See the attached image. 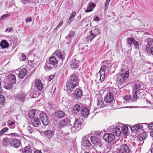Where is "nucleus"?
Masks as SVG:
<instances>
[{"mask_svg":"<svg viewBox=\"0 0 153 153\" xmlns=\"http://www.w3.org/2000/svg\"><path fill=\"white\" fill-rule=\"evenodd\" d=\"M109 130L111 133L105 134L103 137L104 139L108 143L112 142L115 139V135L119 136L121 134L120 128L117 126L115 127H110Z\"/></svg>","mask_w":153,"mask_h":153,"instance_id":"nucleus-1","label":"nucleus"},{"mask_svg":"<svg viewBox=\"0 0 153 153\" xmlns=\"http://www.w3.org/2000/svg\"><path fill=\"white\" fill-rule=\"evenodd\" d=\"M64 59V57L61 52L56 51L49 58L48 61L50 64L55 65L58 63L59 61L61 60L62 62Z\"/></svg>","mask_w":153,"mask_h":153,"instance_id":"nucleus-2","label":"nucleus"},{"mask_svg":"<svg viewBox=\"0 0 153 153\" xmlns=\"http://www.w3.org/2000/svg\"><path fill=\"white\" fill-rule=\"evenodd\" d=\"M129 72L126 71H123V69L121 70L120 73L119 74L117 79V81L119 84L121 85L123 83L125 82L129 77Z\"/></svg>","mask_w":153,"mask_h":153,"instance_id":"nucleus-3","label":"nucleus"},{"mask_svg":"<svg viewBox=\"0 0 153 153\" xmlns=\"http://www.w3.org/2000/svg\"><path fill=\"white\" fill-rule=\"evenodd\" d=\"M81 119L79 118L75 120L73 126L71 128V131L73 132H75L82 128V123L81 122Z\"/></svg>","mask_w":153,"mask_h":153,"instance_id":"nucleus-4","label":"nucleus"},{"mask_svg":"<svg viewBox=\"0 0 153 153\" xmlns=\"http://www.w3.org/2000/svg\"><path fill=\"white\" fill-rule=\"evenodd\" d=\"M111 65L107 61H104L102 62V66L99 72L100 74H105V72L106 70H108L110 69Z\"/></svg>","mask_w":153,"mask_h":153,"instance_id":"nucleus-5","label":"nucleus"},{"mask_svg":"<svg viewBox=\"0 0 153 153\" xmlns=\"http://www.w3.org/2000/svg\"><path fill=\"white\" fill-rule=\"evenodd\" d=\"M147 39V44L146 46V50L148 53L153 55V40L151 38Z\"/></svg>","mask_w":153,"mask_h":153,"instance_id":"nucleus-6","label":"nucleus"},{"mask_svg":"<svg viewBox=\"0 0 153 153\" xmlns=\"http://www.w3.org/2000/svg\"><path fill=\"white\" fill-rule=\"evenodd\" d=\"M145 126H147V124L146 123H141L140 124H136L134 126L131 128V130L132 132H136L141 128L143 130Z\"/></svg>","mask_w":153,"mask_h":153,"instance_id":"nucleus-7","label":"nucleus"},{"mask_svg":"<svg viewBox=\"0 0 153 153\" xmlns=\"http://www.w3.org/2000/svg\"><path fill=\"white\" fill-rule=\"evenodd\" d=\"M144 88V86L142 84L139 83H136L134 84L133 90L136 91L139 90L138 92L140 96L141 97L142 95H143L144 92H141V93H140V91L143 90Z\"/></svg>","mask_w":153,"mask_h":153,"instance_id":"nucleus-8","label":"nucleus"},{"mask_svg":"<svg viewBox=\"0 0 153 153\" xmlns=\"http://www.w3.org/2000/svg\"><path fill=\"white\" fill-rule=\"evenodd\" d=\"M121 147L118 149V153H128L130 149L128 146L126 144L120 145Z\"/></svg>","mask_w":153,"mask_h":153,"instance_id":"nucleus-9","label":"nucleus"},{"mask_svg":"<svg viewBox=\"0 0 153 153\" xmlns=\"http://www.w3.org/2000/svg\"><path fill=\"white\" fill-rule=\"evenodd\" d=\"M39 117L42 124L45 126H47L48 124L49 120L46 115L44 113L41 112L40 114Z\"/></svg>","mask_w":153,"mask_h":153,"instance_id":"nucleus-10","label":"nucleus"},{"mask_svg":"<svg viewBox=\"0 0 153 153\" xmlns=\"http://www.w3.org/2000/svg\"><path fill=\"white\" fill-rule=\"evenodd\" d=\"M54 129L51 130H48L44 132V135L46 138L50 139L54 135Z\"/></svg>","mask_w":153,"mask_h":153,"instance_id":"nucleus-11","label":"nucleus"},{"mask_svg":"<svg viewBox=\"0 0 153 153\" xmlns=\"http://www.w3.org/2000/svg\"><path fill=\"white\" fill-rule=\"evenodd\" d=\"M10 145L11 146H13L16 148H18L21 145V142L19 139H13L10 141Z\"/></svg>","mask_w":153,"mask_h":153,"instance_id":"nucleus-12","label":"nucleus"},{"mask_svg":"<svg viewBox=\"0 0 153 153\" xmlns=\"http://www.w3.org/2000/svg\"><path fill=\"white\" fill-rule=\"evenodd\" d=\"M15 72L16 74L18 73V72H19L18 74V76L21 79H23L27 74V69L25 68L19 69V70H16Z\"/></svg>","mask_w":153,"mask_h":153,"instance_id":"nucleus-13","label":"nucleus"},{"mask_svg":"<svg viewBox=\"0 0 153 153\" xmlns=\"http://www.w3.org/2000/svg\"><path fill=\"white\" fill-rule=\"evenodd\" d=\"M77 83L72 82L68 81L66 84V86L68 90L72 91L74 89L77 85Z\"/></svg>","mask_w":153,"mask_h":153,"instance_id":"nucleus-14","label":"nucleus"},{"mask_svg":"<svg viewBox=\"0 0 153 153\" xmlns=\"http://www.w3.org/2000/svg\"><path fill=\"white\" fill-rule=\"evenodd\" d=\"M114 98L113 94L111 93H108L106 94L104 98V100L106 102H111L113 100Z\"/></svg>","mask_w":153,"mask_h":153,"instance_id":"nucleus-15","label":"nucleus"},{"mask_svg":"<svg viewBox=\"0 0 153 153\" xmlns=\"http://www.w3.org/2000/svg\"><path fill=\"white\" fill-rule=\"evenodd\" d=\"M26 97V94L23 92L18 93L16 96V99L19 101H23Z\"/></svg>","mask_w":153,"mask_h":153,"instance_id":"nucleus-16","label":"nucleus"},{"mask_svg":"<svg viewBox=\"0 0 153 153\" xmlns=\"http://www.w3.org/2000/svg\"><path fill=\"white\" fill-rule=\"evenodd\" d=\"M35 85L39 90L41 91L43 88V85L41 81L39 79H37L35 80Z\"/></svg>","mask_w":153,"mask_h":153,"instance_id":"nucleus-17","label":"nucleus"},{"mask_svg":"<svg viewBox=\"0 0 153 153\" xmlns=\"http://www.w3.org/2000/svg\"><path fill=\"white\" fill-rule=\"evenodd\" d=\"M90 140L91 143L95 146L98 145L100 143V140L96 136H91Z\"/></svg>","mask_w":153,"mask_h":153,"instance_id":"nucleus-18","label":"nucleus"},{"mask_svg":"<svg viewBox=\"0 0 153 153\" xmlns=\"http://www.w3.org/2000/svg\"><path fill=\"white\" fill-rule=\"evenodd\" d=\"M79 63L78 61H77L74 59H73L70 62L71 68L73 69L76 68L78 66Z\"/></svg>","mask_w":153,"mask_h":153,"instance_id":"nucleus-19","label":"nucleus"},{"mask_svg":"<svg viewBox=\"0 0 153 153\" xmlns=\"http://www.w3.org/2000/svg\"><path fill=\"white\" fill-rule=\"evenodd\" d=\"M31 124L34 127L38 126L40 124V120L37 117H35L31 120Z\"/></svg>","mask_w":153,"mask_h":153,"instance_id":"nucleus-20","label":"nucleus"},{"mask_svg":"<svg viewBox=\"0 0 153 153\" xmlns=\"http://www.w3.org/2000/svg\"><path fill=\"white\" fill-rule=\"evenodd\" d=\"M69 123V120L68 119L62 120L60 121L59 125V127L60 128H62L67 126Z\"/></svg>","mask_w":153,"mask_h":153,"instance_id":"nucleus-21","label":"nucleus"},{"mask_svg":"<svg viewBox=\"0 0 153 153\" xmlns=\"http://www.w3.org/2000/svg\"><path fill=\"white\" fill-rule=\"evenodd\" d=\"M81 114L84 117H88L89 114V111L88 108H83L81 109Z\"/></svg>","mask_w":153,"mask_h":153,"instance_id":"nucleus-22","label":"nucleus"},{"mask_svg":"<svg viewBox=\"0 0 153 153\" xmlns=\"http://www.w3.org/2000/svg\"><path fill=\"white\" fill-rule=\"evenodd\" d=\"M96 6L95 4L94 3L89 2L88 4L87 9L85 10L86 13L90 12L93 10V9Z\"/></svg>","mask_w":153,"mask_h":153,"instance_id":"nucleus-23","label":"nucleus"},{"mask_svg":"<svg viewBox=\"0 0 153 153\" xmlns=\"http://www.w3.org/2000/svg\"><path fill=\"white\" fill-rule=\"evenodd\" d=\"M75 97H79L82 95V92L80 89H76L73 93Z\"/></svg>","mask_w":153,"mask_h":153,"instance_id":"nucleus-24","label":"nucleus"},{"mask_svg":"<svg viewBox=\"0 0 153 153\" xmlns=\"http://www.w3.org/2000/svg\"><path fill=\"white\" fill-rule=\"evenodd\" d=\"M82 141L83 142V145L87 147H90L91 145V143L88 138L85 136L82 138Z\"/></svg>","mask_w":153,"mask_h":153,"instance_id":"nucleus-25","label":"nucleus"},{"mask_svg":"<svg viewBox=\"0 0 153 153\" xmlns=\"http://www.w3.org/2000/svg\"><path fill=\"white\" fill-rule=\"evenodd\" d=\"M9 80L11 83H15L16 82V79L15 76L13 74H9L8 76Z\"/></svg>","mask_w":153,"mask_h":153,"instance_id":"nucleus-26","label":"nucleus"},{"mask_svg":"<svg viewBox=\"0 0 153 153\" xmlns=\"http://www.w3.org/2000/svg\"><path fill=\"white\" fill-rule=\"evenodd\" d=\"M69 81H71L72 82H74L77 83V84H78L79 82V80L78 79V77L76 75H73L71 76V79Z\"/></svg>","mask_w":153,"mask_h":153,"instance_id":"nucleus-27","label":"nucleus"},{"mask_svg":"<svg viewBox=\"0 0 153 153\" xmlns=\"http://www.w3.org/2000/svg\"><path fill=\"white\" fill-rule=\"evenodd\" d=\"M0 46L2 48H7L9 47V45L6 40H4L1 42Z\"/></svg>","mask_w":153,"mask_h":153,"instance_id":"nucleus-28","label":"nucleus"},{"mask_svg":"<svg viewBox=\"0 0 153 153\" xmlns=\"http://www.w3.org/2000/svg\"><path fill=\"white\" fill-rule=\"evenodd\" d=\"M10 140L8 137H5L3 139V145L5 146H8L10 145Z\"/></svg>","mask_w":153,"mask_h":153,"instance_id":"nucleus-29","label":"nucleus"},{"mask_svg":"<svg viewBox=\"0 0 153 153\" xmlns=\"http://www.w3.org/2000/svg\"><path fill=\"white\" fill-rule=\"evenodd\" d=\"M23 153H32V150L30 147L27 146L22 149Z\"/></svg>","mask_w":153,"mask_h":153,"instance_id":"nucleus-30","label":"nucleus"},{"mask_svg":"<svg viewBox=\"0 0 153 153\" xmlns=\"http://www.w3.org/2000/svg\"><path fill=\"white\" fill-rule=\"evenodd\" d=\"M80 105L79 104L76 105L74 107L73 110V113L74 114H76L79 111L80 109Z\"/></svg>","mask_w":153,"mask_h":153,"instance_id":"nucleus-31","label":"nucleus"},{"mask_svg":"<svg viewBox=\"0 0 153 153\" xmlns=\"http://www.w3.org/2000/svg\"><path fill=\"white\" fill-rule=\"evenodd\" d=\"M97 105L98 108H103L104 105H103V102L101 99H99L97 100Z\"/></svg>","mask_w":153,"mask_h":153,"instance_id":"nucleus-32","label":"nucleus"},{"mask_svg":"<svg viewBox=\"0 0 153 153\" xmlns=\"http://www.w3.org/2000/svg\"><path fill=\"white\" fill-rule=\"evenodd\" d=\"M128 127L126 126L122 125V132L124 134H127L128 132Z\"/></svg>","mask_w":153,"mask_h":153,"instance_id":"nucleus-33","label":"nucleus"},{"mask_svg":"<svg viewBox=\"0 0 153 153\" xmlns=\"http://www.w3.org/2000/svg\"><path fill=\"white\" fill-rule=\"evenodd\" d=\"M36 110L34 109L30 110L28 112V115L30 117L32 118L35 115V112Z\"/></svg>","mask_w":153,"mask_h":153,"instance_id":"nucleus-34","label":"nucleus"},{"mask_svg":"<svg viewBox=\"0 0 153 153\" xmlns=\"http://www.w3.org/2000/svg\"><path fill=\"white\" fill-rule=\"evenodd\" d=\"M96 36L94 35V33L91 32L87 37V40L88 41H91Z\"/></svg>","mask_w":153,"mask_h":153,"instance_id":"nucleus-35","label":"nucleus"},{"mask_svg":"<svg viewBox=\"0 0 153 153\" xmlns=\"http://www.w3.org/2000/svg\"><path fill=\"white\" fill-rule=\"evenodd\" d=\"M137 91L132 90V97L134 101H136V100L139 98L137 94Z\"/></svg>","mask_w":153,"mask_h":153,"instance_id":"nucleus-36","label":"nucleus"},{"mask_svg":"<svg viewBox=\"0 0 153 153\" xmlns=\"http://www.w3.org/2000/svg\"><path fill=\"white\" fill-rule=\"evenodd\" d=\"M57 114L58 117L59 118H63L65 115V113L64 112L62 111H58L57 112Z\"/></svg>","mask_w":153,"mask_h":153,"instance_id":"nucleus-37","label":"nucleus"},{"mask_svg":"<svg viewBox=\"0 0 153 153\" xmlns=\"http://www.w3.org/2000/svg\"><path fill=\"white\" fill-rule=\"evenodd\" d=\"M93 33H94V35L97 36L98 34H100V33L99 31V29L97 27H95L94 30H93Z\"/></svg>","mask_w":153,"mask_h":153,"instance_id":"nucleus-38","label":"nucleus"},{"mask_svg":"<svg viewBox=\"0 0 153 153\" xmlns=\"http://www.w3.org/2000/svg\"><path fill=\"white\" fill-rule=\"evenodd\" d=\"M75 15L76 12L75 11L73 12L70 15L68 19V21H69V22H70L73 20L74 17H75Z\"/></svg>","mask_w":153,"mask_h":153,"instance_id":"nucleus-39","label":"nucleus"},{"mask_svg":"<svg viewBox=\"0 0 153 153\" xmlns=\"http://www.w3.org/2000/svg\"><path fill=\"white\" fill-rule=\"evenodd\" d=\"M105 74H100L99 72L97 74V76L99 75L100 76V80L101 82H102L103 81L105 78Z\"/></svg>","mask_w":153,"mask_h":153,"instance_id":"nucleus-40","label":"nucleus"},{"mask_svg":"<svg viewBox=\"0 0 153 153\" xmlns=\"http://www.w3.org/2000/svg\"><path fill=\"white\" fill-rule=\"evenodd\" d=\"M50 64L49 63H47L45 65L44 68L46 70H49L52 68L50 66Z\"/></svg>","mask_w":153,"mask_h":153,"instance_id":"nucleus-41","label":"nucleus"},{"mask_svg":"<svg viewBox=\"0 0 153 153\" xmlns=\"http://www.w3.org/2000/svg\"><path fill=\"white\" fill-rule=\"evenodd\" d=\"M12 87V84L7 83L4 85V88L7 89H10Z\"/></svg>","mask_w":153,"mask_h":153,"instance_id":"nucleus-42","label":"nucleus"},{"mask_svg":"<svg viewBox=\"0 0 153 153\" xmlns=\"http://www.w3.org/2000/svg\"><path fill=\"white\" fill-rule=\"evenodd\" d=\"M8 125L10 128H14L16 126L15 123L13 121L12 122L10 123H9Z\"/></svg>","mask_w":153,"mask_h":153,"instance_id":"nucleus-43","label":"nucleus"},{"mask_svg":"<svg viewBox=\"0 0 153 153\" xmlns=\"http://www.w3.org/2000/svg\"><path fill=\"white\" fill-rule=\"evenodd\" d=\"M9 130V128L7 127H5L2 128L0 131V135L4 133Z\"/></svg>","mask_w":153,"mask_h":153,"instance_id":"nucleus-44","label":"nucleus"},{"mask_svg":"<svg viewBox=\"0 0 153 153\" xmlns=\"http://www.w3.org/2000/svg\"><path fill=\"white\" fill-rule=\"evenodd\" d=\"M134 45L135 46L136 48L138 49L139 48V42L135 39L133 43Z\"/></svg>","mask_w":153,"mask_h":153,"instance_id":"nucleus-45","label":"nucleus"},{"mask_svg":"<svg viewBox=\"0 0 153 153\" xmlns=\"http://www.w3.org/2000/svg\"><path fill=\"white\" fill-rule=\"evenodd\" d=\"M0 103L1 104H3L5 101V98L4 96L1 95L0 96Z\"/></svg>","mask_w":153,"mask_h":153,"instance_id":"nucleus-46","label":"nucleus"},{"mask_svg":"<svg viewBox=\"0 0 153 153\" xmlns=\"http://www.w3.org/2000/svg\"><path fill=\"white\" fill-rule=\"evenodd\" d=\"M134 39L133 38H128L127 39V42L128 43L132 45V44L133 43L134 41Z\"/></svg>","mask_w":153,"mask_h":153,"instance_id":"nucleus-47","label":"nucleus"},{"mask_svg":"<svg viewBox=\"0 0 153 153\" xmlns=\"http://www.w3.org/2000/svg\"><path fill=\"white\" fill-rule=\"evenodd\" d=\"M145 127H148L150 129H153V122H152L149 125H147V126H145Z\"/></svg>","mask_w":153,"mask_h":153,"instance_id":"nucleus-48","label":"nucleus"},{"mask_svg":"<svg viewBox=\"0 0 153 153\" xmlns=\"http://www.w3.org/2000/svg\"><path fill=\"white\" fill-rule=\"evenodd\" d=\"M74 35V34L73 32H70L68 34V35L66 37V38L68 39L69 38L70 39H71L73 36Z\"/></svg>","mask_w":153,"mask_h":153,"instance_id":"nucleus-49","label":"nucleus"},{"mask_svg":"<svg viewBox=\"0 0 153 153\" xmlns=\"http://www.w3.org/2000/svg\"><path fill=\"white\" fill-rule=\"evenodd\" d=\"M63 22L62 21H61L58 25L55 28L54 30L56 31V30L59 27H60L63 24Z\"/></svg>","mask_w":153,"mask_h":153,"instance_id":"nucleus-50","label":"nucleus"},{"mask_svg":"<svg viewBox=\"0 0 153 153\" xmlns=\"http://www.w3.org/2000/svg\"><path fill=\"white\" fill-rule=\"evenodd\" d=\"M20 59L21 60L25 61L26 59V56L25 55L22 54Z\"/></svg>","mask_w":153,"mask_h":153,"instance_id":"nucleus-51","label":"nucleus"},{"mask_svg":"<svg viewBox=\"0 0 153 153\" xmlns=\"http://www.w3.org/2000/svg\"><path fill=\"white\" fill-rule=\"evenodd\" d=\"M93 20L95 21L98 22L100 20V18H99L97 16L95 15Z\"/></svg>","mask_w":153,"mask_h":153,"instance_id":"nucleus-52","label":"nucleus"},{"mask_svg":"<svg viewBox=\"0 0 153 153\" xmlns=\"http://www.w3.org/2000/svg\"><path fill=\"white\" fill-rule=\"evenodd\" d=\"M8 16L6 14H4L0 18V20H1L4 19L6 17H7Z\"/></svg>","mask_w":153,"mask_h":153,"instance_id":"nucleus-53","label":"nucleus"},{"mask_svg":"<svg viewBox=\"0 0 153 153\" xmlns=\"http://www.w3.org/2000/svg\"><path fill=\"white\" fill-rule=\"evenodd\" d=\"M32 21V18L31 16H29L26 19V22L27 23L30 22Z\"/></svg>","mask_w":153,"mask_h":153,"instance_id":"nucleus-54","label":"nucleus"},{"mask_svg":"<svg viewBox=\"0 0 153 153\" xmlns=\"http://www.w3.org/2000/svg\"><path fill=\"white\" fill-rule=\"evenodd\" d=\"M131 95H126L123 98L126 100H129L131 99Z\"/></svg>","mask_w":153,"mask_h":153,"instance_id":"nucleus-55","label":"nucleus"},{"mask_svg":"<svg viewBox=\"0 0 153 153\" xmlns=\"http://www.w3.org/2000/svg\"><path fill=\"white\" fill-rule=\"evenodd\" d=\"M12 29L13 28L12 27H10L6 29V31L8 32H10L12 30Z\"/></svg>","mask_w":153,"mask_h":153,"instance_id":"nucleus-56","label":"nucleus"},{"mask_svg":"<svg viewBox=\"0 0 153 153\" xmlns=\"http://www.w3.org/2000/svg\"><path fill=\"white\" fill-rule=\"evenodd\" d=\"M28 130L29 131L30 133H32L33 132L32 128L29 126H28Z\"/></svg>","mask_w":153,"mask_h":153,"instance_id":"nucleus-57","label":"nucleus"},{"mask_svg":"<svg viewBox=\"0 0 153 153\" xmlns=\"http://www.w3.org/2000/svg\"><path fill=\"white\" fill-rule=\"evenodd\" d=\"M30 0H22V3L26 4L29 2Z\"/></svg>","mask_w":153,"mask_h":153,"instance_id":"nucleus-58","label":"nucleus"},{"mask_svg":"<svg viewBox=\"0 0 153 153\" xmlns=\"http://www.w3.org/2000/svg\"><path fill=\"white\" fill-rule=\"evenodd\" d=\"M110 1V0H106V2L105 4V7L108 5Z\"/></svg>","mask_w":153,"mask_h":153,"instance_id":"nucleus-59","label":"nucleus"},{"mask_svg":"<svg viewBox=\"0 0 153 153\" xmlns=\"http://www.w3.org/2000/svg\"><path fill=\"white\" fill-rule=\"evenodd\" d=\"M54 76L53 75H51L49 76V80L50 81L54 77Z\"/></svg>","mask_w":153,"mask_h":153,"instance_id":"nucleus-60","label":"nucleus"},{"mask_svg":"<svg viewBox=\"0 0 153 153\" xmlns=\"http://www.w3.org/2000/svg\"><path fill=\"white\" fill-rule=\"evenodd\" d=\"M101 133L100 131H97L95 132V135L99 136L101 135Z\"/></svg>","mask_w":153,"mask_h":153,"instance_id":"nucleus-61","label":"nucleus"},{"mask_svg":"<svg viewBox=\"0 0 153 153\" xmlns=\"http://www.w3.org/2000/svg\"><path fill=\"white\" fill-rule=\"evenodd\" d=\"M10 134L12 136H14L17 137L19 136L18 134L16 133H12L11 134Z\"/></svg>","mask_w":153,"mask_h":153,"instance_id":"nucleus-62","label":"nucleus"},{"mask_svg":"<svg viewBox=\"0 0 153 153\" xmlns=\"http://www.w3.org/2000/svg\"><path fill=\"white\" fill-rule=\"evenodd\" d=\"M2 89L1 87V82L0 81V93H2Z\"/></svg>","mask_w":153,"mask_h":153,"instance_id":"nucleus-63","label":"nucleus"},{"mask_svg":"<svg viewBox=\"0 0 153 153\" xmlns=\"http://www.w3.org/2000/svg\"><path fill=\"white\" fill-rule=\"evenodd\" d=\"M34 153H42L39 150H36L35 152Z\"/></svg>","mask_w":153,"mask_h":153,"instance_id":"nucleus-64","label":"nucleus"}]
</instances>
